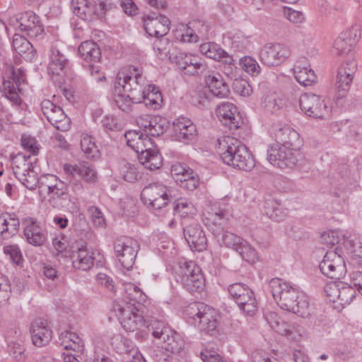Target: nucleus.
<instances>
[{
  "mask_svg": "<svg viewBox=\"0 0 362 362\" xmlns=\"http://www.w3.org/2000/svg\"><path fill=\"white\" fill-rule=\"evenodd\" d=\"M274 136L278 148L273 147V167L292 168L297 163L296 154L302 145L299 134L287 124H278Z\"/></svg>",
  "mask_w": 362,
  "mask_h": 362,
  "instance_id": "f257e3e1",
  "label": "nucleus"
},
{
  "mask_svg": "<svg viewBox=\"0 0 362 362\" xmlns=\"http://www.w3.org/2000/svg\"><path fill=\"white\" fill-rule=\"evenodd\" d=\"M273 299L283 310L301 317L309 315L308 297L280 279H273Z\"/></svg>",
  "mask_w": 362,
  "mask_h": 362,
  "instance_id": "f03ea898",
  "label": "nucleus"
},
{
  "mask_svg": "<svg viewBox=\"0 0 362 362\" xmlns=\"http://www.w3.org/2000/svg\"><path fill=\"white\" fill-rule=\"evenodd\" d=\"M218 151L222 161L242 170L250 171L255 165L247 148L235 137L227 136L218 140Z\"/></svg>",
  "mask_w": 362,
  "mask_h": 362,
  "instance_id": "7ed1b4c3",
  "label": "nucleus"
},
{
  "mask_svg": "<svg viewBox=\"0 0 362 362\" xmlns=\"http://www.w3.org/2000/svg\"><path fill=\"white\" fill-rule=\"evenodd\" d=\"M188 322L202 331H214L217 327L216 312L203 303H190L185 310Z\"/></svg>",
  "mask_w": 362,
  "mask_h": 362,
  "instance_id": "20e7f679",
  "label": "nucleus"
},
{
  "mask_svg": "<svg viewBox=\"0 0 362 362\" xmlns=\"http://www.w3.org/2000/svg\"><path fill=\"white\" fill-rule=\"evenodd\" d=\"M8 24L15 30L23 33L30 38L41 37L44 32L40 17L31 11L14 14L10 17Z\"/></svg>",
  "mask_w": 362,
  "mask_h": 362,
  "instance_id": "39448f33",
  "label": "nucleus"
},
{
  "mask_svg": "<svg viewBox=\"0 0 362 362\" xmlns=\"http://www.w3.org/2000/svg\"><path fill=\"white\" fill-rule=\"evenodd\" d=\"M176 279L190 293H200L205 287L201 269L193 262H185L175 269Z\"/></svg>",
  "mask_w": 362,
  "mask_h": 362,
  "instance_id": "423d86ee",
  "label": "nucleus"
},
{
  "mask_svg": "<svg viewBox=\"0 0 362 362\" xmlns=\"http://www.w3.org/2000/svg\"><path fill=\"white\" fill-rule=\"evenodd\" d=\"M122 306L113 304V311L120 321V324L127 332H134L142 329L146 327V320L144 318L141 308H136L134 305Z\"/></svg>",
  "mask_w": 362,
  "mask_h": 362,
  "instance_id": "0eeeda50",
  "label": "nucleus"
},
{
  "mask_svg": "<svg viewBox=\"0 0 362 362\" xmlns=\"http://www.w3.org/2000/svg\"><path fill=\"white\" fill-rule=\"evenodd\" d=\"M147 81L141 74L134 76L125 75L117 76L114 84L115 92L123 91L131 96L135 101L142 102Z\"/></svg>",
  "mask_w": 362,
  "mask_h": 362,
  "instance_id": "6e6552de",
  "label": "nucleus"
},
{
  "mask_svg": "<svg viewBox=\"0 0 362 362\" xmlns=\"http://www.w3.org/2000/svg\"><path fill=\"white\" fill-rule=\"evenodd\" d=\"M141 199L153 209H160L171 199L170 189L160 182L151 183L141 191Z\"/></svg>",
  "mask_w": 362,
  "mask_h": 362,
  "instance_id": "1a4fd4ad",
  "label": "nucleus"
},
{
  "mask_svg": "<svg viewBox=\"0 0 362 362\" xmlns=\"http://www.w3.org/2000/svg\"><path fill=\"white\" fill-rule=\"evenodd\" d=\"M5 75L8 78L3 81L2 96L8 100L13 105H20L22 100L19 95L21 90L19 86L25 79V73L21 69H16L11 66L7 67Z\"/></svg>",
  "mask_w": 362,
  "mask_h": 362,
  "instance_id": "9d476101",
  "label": "nucleus"
},
{
  "mask_svg": "<svg viewBox=\"0 0 362 362\" xmlns=\"http://www.w3.org/2000/svg\"><path fill=\"white\" fill-rule=\"evenodd\" d=\"M301 110L308 117L316 119H326L329 117L330 109L327 103L320 96L313 93H305L299 98Z\"/></svg>",
  "mask_w": 362,
  "mask_h": 362,
  "instance_id": "9b49d317",
  "label": "nucleus"
},
{
  "mask_svg": "<svg viewBox=\"0 0 362 362\" xmlns=\"http://www.w3.org/2000/svg\"><path fill=\"white\" fill-rule=\"evenodd\" d=\"M114 250L122 267L127 270L132 269L139 250L137 241L130 238L117 239L114 243Z\"/></svg>",
  "mask_w": 362,
  "mask_h": 362,
  "instance_id": "f8f14e48",
  "label": "nucleus"
},
{
  "mask_svg": "<svg viewBox=\"0 0 362 362\" xmlns=\"http://www.w3.org/2000/svg\"><path fill=\"white\" fill-rule=\"evenodd\" d=\"M319 267L322 273L330 279H339L346 272L344 259L335 250H329L326 252Z\"/></svg>",
  "mask_w": 362,
  "mask_h": 362,
  "instance_id": "ddd939ff",
  "label": "nucleus"
},
{
  "mask_svg": "<svg viewBox=\"0 0 362 362\" xmlns=\"http://www.w3.org/2000/svg\"><path fill=\"white\" fill-rule=\"evenodd\" d=\"M74 13L84 21H93L104 16L106 5L102 1L74 0Z\"/></svg>",
  "mask_w": 362,
  "mask_h": 362,
  "instance_id": "4468645a",
  "label": "nucleus"
},
{
  "mask_svg": "<svg viewBox=\"0 0 362 362\" xmlns=\"http://www.w3.org/2000/svg\"><path fill=\"white\" fill-rule=\"evenodd\" d=\"M41 110L47 119L57 129L62 132L69 130L71 121L61 107L49 100H44L41 103Z\"/></svg>",
  "mask_w": 362,
  "mask_h": 362,
  "instance_id": "2eb2a0df",
  "label": "nucleus"
},
{
  "mask_svg": "<svg viewBox=\"0 0 362 362\" xmlns=\"http://www.w3.org/2000/svg\"><path fill=\"white\" fill-rule=\"evenodd\" d=\"M356 70L357 63L354 60L341 64L338 68L334 86L339 98L344 97L349 90Z\"/></svg>",
  "mask_w": 362,
  "mask_h": 362,
  "instance_id": "dca6fc26",
  "label": "nucleus"
},
{
  "mask_svg": "<svg viewBox=\"0 0 362 362\" xmlns=\"http://www.w3.org/2000/svg\"><path fill=\"white\" fill-rule=\"evenodd\" d=\"M361 26L353 25L349 28L341 32L334 40V48L337 54L346 55L353 50L361 38Z\"/></svg>",
  "mask_w": 362,
  "mask_h": 362,
  "instance_id": "f3484780",
  "label": "nucleus"
},
{
  "mask_svg": "<svg viewBox=\"0 0 362 362\" xmlns=\"http://www.w3.org/2000/svg\"><path fill=\"white\" fill-rule=\"evenodd\" d=\"M220 121L230 129H237L243 124V119L237 107L231 103H222L216 110Z\"/></svg>",
  "mask_w": 362,
  "mask_h": 362,
  "instance_id": "a211bd4d",
  "label": "nucleus"
},
{
  "mask_svg": "<svg viewBox=\"0 0 362 362\" xmlns=\"http://www.w3.org/2000/svg\"><path fill=\"white\" fill-rule=\"evenodd\" d=\"M184 236L193 250L202 251L206 246V238L201 226L197 223H192L183 229Z\"/></svg>",
  "mask_w": 362,
  "mask_h": 362,
  "instance_id": "6ab92c4d",
  "label": "nucleus"
},
{
  "mask_svg": "<svg viewBox=\"0 0 362 362\" xmlns=\"http://www.w3.org/2000/svg\"><path fill=\"white\" fill-rule=\"evenodd\" d=\"M30 333L33 344L36 346L42 347L49 343L52 332L48 327L47 320L37 318L31 324Z\"/></svg>",
  "mask_w": 362,
  "mask_h": 362,
  "instance_id": "aec40b11",
  "label": "nucleus"
},
{
  "mask_svg": "<svg viewBox=\"0 0 362 362\" xmlns=\"http://www.w3.org/2000/svg\"><path fill=\"white\" fill-rule=\"evenodd\" d=\"M209 91L218 98H227L230 94L229 87L218 72L209 70L204 75Z\"/></svg>",
  "mask_w": 362,
  "mask_h": 362,
  "instance_id": "412c9836",
  "label": "nucleus"
},
{
  "mask_svg": "<svg viewBox=\"0 0 362 362\" xmlns=\"http://www.w3.org/2000/svg\"><path fill=\"white\" fill-rule=\"evenodd\" d=\"M173 129L176 139L185 144L194 140L197 136L196 126L187 118L177 119L173 123Z\"/></svg>",
  "mask_w": 362,
  "mask_h": 362,
  "instance_id": "4be33fe9",
  "label": "nucleus"
},
{
  "mask_svg": "<svg viewBox=\"0 0 362 362\" xmlns=\"http://www.w3.org/2000/svg\"><path fill=\"white\" fill-rule=\"evenodd\" d=\"M25 223L23 232L28 243L34 246L42 245L47 240L45 230L32 218L26 219Z\"/></svg>",
  "mask_w": 362,
  "mask_h": 362,
  "instance_id": "5701e85b",
  "label": "nucleus"
},
{
  "mask_svg": "<svg viewBox=\"0 0 362 362\" xmlns=\"http://www.w3.org/2000/svg\"><path fill=\"white\" fill-rule=\"evenodd\" d=\"M306 58L298 60L293 68V74L296 81L304 86H312L317 81V76L315 71L306 65Z\"/></svg>",
  "mask_w": 362,
  "mask_h": 362,
  "instance_id": "b1692460",
  "label": "nucleus"
},
{
  "mask_svg": "<svg viewBox=\"0 0 362 362\" xmlns=\"http://www.w3.org/2000/svg\"><path fill=\"white\" fill-rule=\"evenodd\" d=\"M72 264L75 269L87 271L93 266V253L88 250L86 245H81L72 251Z\"/></svg>",
  "mask_w": 362,
  "mask_h": 362,
  "instance_id": "393cba45",
  "label": "nucleus"
},
{
  "mask_svg": "<svg viewBox=\"0 0 362 362\" xmlns=\"http://www.w3.org/2000/svg\"><path fill=\"white\" fill-rule=\"evenodd\" d=\"M273 330L280 335L285 336L288 339L298 341L303 334L304 329L298 325H290L280 317H276L273 324Z\"/></svg>",
  "mask_w": 362,
  "mask_h": 362,
  "instance_id": "a878e982",
  "label": "nucleus"
},
{
  "mask_svg": "<svg viewBox=\"0 0 362 362\" xmlns=\"http://www.w3.org/2000/svg\"><path fill=\"white\" fill-rule=\"evenodd\" d=\"M64 170L66 175L71 178L78 175L87 182H95L97 180V173L95 170L86 164L71 165L64 164Z\"/></svg>",
  "mask_w": 362,
  "mask_h": 362,
  "instance_id": "bb28decb",
  "label": "nucleus"
},
{
  "mask_svg": "<svg viewBox=\"0 0 362 362\" xmlns=\"http://www.w3.org/2000/svg\"><path fill=\"white\" fill-rule=\"evenodd\" d=\"M145 298L142 291L132 283L125 284L124 297L120 300H117L114 304H119L122 306L125 303L127 305H134L136 308H143L141 301Z\"/></svg>",
  "mask_w": 362,
  "mask_h": 362,
  "instance_id": "cd10ccee",
  "label": "nucleus"
},
{
  "mask_svg": "<svg viewBox=\"0 0 362 362\" xmlns=\"http://www.w3.org/2000/svg\"><path fill=\"white\" fill-rule=\"evenodd\" d=\"M16 177L28 189L33 190L38 183L37 177L34 171L30 170L28 163L23 160V166L13 168Z\"/></svg>",
  "mask_w": 362,
  "mask_h": 362,
  "instance_id": "c85d7f7f",
  "label": "nucleus"
},
{
  "mask_svg": "<svg viewBox=\"0 0 362 362\" xmlns=\"http://www.w3.org/2000/svg\"><path fill=\"white\" fill-rule=\"evenodd\" d=\"M327 288L331 290L328 295L333 298L337 297L342 305L349 304L356 296L355 288L346 284L340 283L337 286H329Z\"/></svg>",
  "mask_w": 362,
  "mask_h": 362,
  "instance_id": "c756f323",
  "label": "nucleus"
},
{
  "mask_svg": "<svg viewBox=\"0 0 362 362\" xmlns=\"http://www.w3.org/2000/svg\"><path fill=\"white\" fill-rule=\"evenodd\" d=\"M80 57L87 63H99L101 52L98 45L93 41L83 42L78 49Z\"/></svg>",
  "mask_w": 362,
  "mask_h": 362,
  "instance_id": "7c9ffc66",
  "label": "nucleus"
},
{
  "mask_svg": "<svg viewBox=\"0 0 362 362\" xmlns=\"http://www.w3.org/2000/svg\"><path fill=\"white\" fill-rule=\"evenodd\" d=\"M67 66L68 60L65 56L59 49L52 47L48 66L49 74L53 76H61L65 73Z\"/></svg>",
  "mask_w": 362,
  "mask_h": 362,
  "instance_id": "2f4dec72",
  "label": "nucleus"
},
{
  "mask_svg": "<svg viewBox=\"0 0 362 362\" xmlns=\"http://www.w3.org/2000/svg\"><path fill=\"white\" fill-rule=\"evenodd\" d=\"M20 222L13 214L0 216V234L4 239L15 235L19 229Z\"/></svg>",
  "mask_w": 362,
  "mask_h": 362,
  "instance_id": "473e14b6",
  "label": "nucleus"
},
{
  "mask_svg": "<svg viewBox=\"0 0 362 362\" xmlns=\"http://www.w3.org/2000/svg\"><path fill=\"white\" fill-rule=\"evenodd\" d=\"M144 97L142 100L146 106L153 110L158 109L163 101L161 93L155 85L148 84L144 90Z\"/></svg>",
  "mask_w": 362,
  "mask_h": 362,
  "instance_id": "72a5a7b5",
  "label": "nucleus"
},
{
  "mask_svg": "<svg viewBox=\"0 0 362 362\" xmlns=\"http://www.w3.org/2000/svg\"><path fill=\"white\" fill-rule=\"evenodd\" d=\"M164 342V347L170 354L180 353L185 346V341L180 334L172 329V333L165 335L161 340Z\"/></svg>",
  "mask_w": 362,
  "mask_h": 362,
  "instance_id": "f704fd0d",
  "label": "nucleus"
},
{
  "mask_svg": "<svg viewBox=\"0 0 362 362\" xmlns=\"http://www.w3.org/2000/svg\"><path fill=\"white\" fill-rule=\"evenodd\" d=\"M138 158L142 165L151 170L160 168L163 163L162 157L158 151H153L152 153H146L145 154H139Z\"/></svg>",
  "mask_w": 362,
  "mask_h": 362,
  "instance_id": "c9c22d12",
  "label": "nucleus"
},
{
  "mask_svg": "<svg viewBox=\"0 0 362 362\" xmlns=\"http://www.w3.org/2000/svg\"><path fill=\"white\" fill-rule=\"evenodd\" d=\"M124 136L127 146L137 153L139 156L140 151H142L143 146H144V138L147 136V134L138 131L131 130L127 132Z\"/></svg>",
  "mask_w": 362,
  "mask_h": 362,
  "instance_id": "e433bc0d",
  "label": "nucleus"
},
{
  "mask_svg": "<svg viewBox=\"0 0 362 362\" xmlns=\"http://www.w3.org/2000/svg\"><path fill=\"white\" fill-rule=\"evenodd\" d=\"M146 322L145 327L158 339L162 340L165 335L172 333V329L160 320L151 319Z\"/></svg>",
  "mask_w": 362,
  "mask_h": 362,
  "instance_id": "4c0bfd02",
  "label": "nucleus"
},
{
  "mask_svg": "<svg viewBox=\"0 0 362 362\" xmlns=\"http://www.w3.org/2000/svg\"><path fill=\"white\" fill-rule=\"evenodd\" d=\"M236 303L240 309L248 315H255L257 310V302L252 290L237 300Z\"/></svg>",
  "mask_w": 362,
  "mask_h": 362,
  "instance_id": "58836bf2",
  "label": "nucleus"
},
{
  "mask_svg": "<svg viewBox=\"0 0 362 362\" xmlns=\"http://www.w3.org/2000/svg\"><path fill=\"white\" fill-rule=\"evenodd\" d=\"M115 103L122 111L129 113L132 111L134 104L140 103V101H135L132 96L124 93L123 91L115 92Z\"/></svg>",
  "mask_w": 362,
  "mask_h": 362,
  "instance_id": "ea45409f",
  "label": "nucleus"
},
{
  "mask_svg": "<svg viewBox=\"0 0 362 362\" xmlns=\"http://www.w3.org/2000/svg\"><path fill=\"white\" fill-rule=\"evenodd\" d=\"M201 53L209 59L216 61L221 59L226 52L221 49L216 44L213 42L203 43L200 45Z\"/></svg>",
  "mask_w": 362,
  "mask_h": 362,
  "instance_id": "a19ab883",
  "label": "nucleus"
},
{
  "mask_svg": "<svg viewBox=\"0 0 362 362\" xmlns=\"http://www.w3.org/2000/svg\"><path fill=\"white\" fill-rule=\"evenodd\" d=\"M81 148L88 158H96L100 156V151L93 138L88 135H82Z\"/></svg>",
  "mask_w": 362,
  "mask_h": 362,
  "instance_id": "79ce46f5",
  "label": "nucleus"
},
{
  "mask_svg": "<svg viewBox=\"0 0 362 362\" xmlns=\"http://www.w3.org/2000/svg\"><path fill=\"white\" fill-rule=\"evenodd\" d=\"M12 47L20 55L33 51V45L23 35L16 33L13 37Z\"/></svg>",
  "mask_w": 362,
  "mask_h": 362,
  "instance_id": "37998d69",
  "label": "nucleus"
},
{
  "mask_svg": "<svg viewBox=\"0 0 362 362\" xmlns=\"http://www.w3.org/2000/svg\"><path fill=\"white\" fill-rule=\"evenodd\" d=\"M55 180L54 185L48 186L47 193L52 194V197L66 199L68 198V187L65 182L58 179L57 177H51Z\"/></svg>",
  "mask_w": 362,
  "mask_h": 362,
  "instance_id": "c03bdc74",
  "label": "nucleus"
},
{
  "mask_svg": "<svg viewBox=\"0 0 362 362\" xmlns=\"http://www.w3.org/2000/svg\"><path fill=\"white\" fill-rule=\"evenodd\" d=\"M173 210L181 217H187L189 215H194L196 209L194 205L186 199H179L173 204Z\"/></svg>",
  "mask_w": 362,
  "mask_h": 362,
  "instance_id": "a18cd8bd",
  "label": "nucleus"
},
{
  "mask_svg": "<svg viewBox=\"0 0 362 362\" xmlns=\"http://www.w3.org/2000/svg\"><path fill=\"white\" fill-rule=\"evenodd\" d=\"M245 261L253 264L257 259V255L255 250L245 240L235 250Z\"/></svg>",
  "mask_w": 362,
  "mask_h": 362,
  "instance_id": "49530a36",
  "label": "nucleus"
},
{
  "mask_svg": "<svg viewBox=\"0 0 362 362\" xmlns=\"http://www.w3.org/2000/svg\"><path fill=\"white\" fill-rule=\"evenodd\" d=\"M290 55L288 47L284 43L273 44V66L284 62Z\"/></svg>",
  "mask_w": 362,
  "mask_h": 362,
  "instance_id": "de8ad7c7",
  "label": "nucleus"
},
{
  "mask_svg": "<svg viewBox=\"0 0 362 362\" xmlns=\"http://www.w3.org/2000/svg\"><path fill=\"white\" fill-rule=\"evenodd\" d=\"M169 47V40L163 37H156L153 42V49L157 53V56L162 60L168 57L170 51Z\"/></svg>",
  "mask_w": 362,
  "mask_h": 362,
  "instance_id": "09e8293b",
  "label": "nucleus"
},
{
  "mask_svg": "<svg viewBox=\"0 0 362 362\" xmlns=\"http://www.w3.org/2000/svg\"><path fill=\"white\" fill-rule=\"evenodd\" d=\"M251 290L249 286L241 283L230 284L228 288L230 296L235 303L245 294L249 293Z\"/></svg>",
  "mask_w": 362,
  "mask_h": 362,
  "instance_id": "8fccbe9b",
  "label": "nucleus"
},
{
  "mask_svg": "<svg viewBox=\"0 0 362 362\" xmlns=\"http://www.w3.org/2000/svg\"><path fill=\"white\" fill-rule=\"evenodd\" d=\"M284 16L291 23L302 24L305 21V14L290 7H283Z\"/></svg>",
  "mask_w": 362,
  "mask_h": 362,
  "instance_id": "3c124183",
  "label": "nucleus"
},
{
  "mask_svg": "<svg viewBox=\"0 0 362 362\" xmlns=\"http://www.w3.org/2000/svg\"><path fill=\"white\" fill-rule=\"evenodd\" d=\"M243 240V239L241 237L228 231L223 232L221 237V241L224 246L235 251Z\"/></svg>",
  "mask_w": 362,
  "mask_h": 362,
  "instance_id": "603ef678",
  "label": "nucleus"
},
{
  "mask_svg": "<svg viewBox=\"0 0 362 362\" xmlns=\"http://www.w3.org/2000/svg\"><path fill=\"white\" fill-rule=\"evenodd\" d=\"M177 38L185 42H196L199 40L197 33L190 23L183 30L177 31Z\"/></svg>",
  "mask_w": 362,
  "mask_h": 362,
  "instance_id": "864d4df0",
  "label": "nucleus"
},
{
  "mask_svg": "<svg viewBox=\"0 0 362 362\" xmlns=\"http://www.w3.org/2000/svg\"><path fill=\"white\" fill-rule=\"evenodd\" d=\"M160 28V24L157 19L148 16V21H145L144 23V28L150 36H154L155 37H164L163 33H160L161 28Z\"/></svg>",
  "mask_w": 362,
  "mask_h": 362,
  "instance_id": "5fc2aeb1",
  "label": "nucleus"
},
{
  "mask_svg": "<svg viewBox=\"0 0 362 362\" xmlns=\"http://www.w3.org/2000/svg\"><path fill=\"white\" fill-rule=\"evenodd\" d=\"M235 93L241 96H249L252 93V88L249 83L243 78H235L233 83Z\"/></svg>",
  "mask_w": 362,
  "mask_h": 362,
  "instance_id": "6e6d98bb",
  "label": "nucleus"
},
{
  "mask_svg": "<svg viewBox=\"0 0 362 362\" xmlns=\"http://www.w3.org/2000/svg\"><path fill=\"white\" fill-rule=\"evenodd\" d=\"M320 243L326 247H332L339 244V238L338 233L334 230L324 232L320 236Z\"/></svg>",
  "mask_w": 362,
  "mask_h": 362,
  "instance_id": "4d7b16f0",
  "label": "nucleus"
},
{
  "mask_svg": "<svg viewBox=\"0 0 362 362\" xmlns=\"http://www.w3.org/2000/svg\"><path fill=\"white\" fill-rule=\"evenodd\" d=\"M139 173L135 165L126 163L123 168V178L129 182H134L138 180Z\"/></svg>",
  "mask_w": 362,
  "mask_h": 362,
  "instance_id": "13d9d810",
  "label": "nucleus"
},
{
  "mask_svg": "<svg viewBox=\"0 0 362 362\" xmlns=\"http://www.w3.org/2000/svg\"><path fill=\"white\" fill-rule=\"evenodd\" d=\"M240 65L247 73L254 75L259 71L257 69L259 65L257 62L251 57H244L240 59Z\"/></svg>",
  "mask_w": 362,
  "mask_h": 362,
  "instance_id": "bf43d9fd",
  "label": "nucleus"
},
{
  "mask_svg": "<svg viewBox=\"0 0 362 362\" xmlns=\"http://www.w3.org/2000/svg\"><path fill=\"white\" fill-rule=\"evenodd\" d=\"M208 71L206 64L204 63L203 60L199 58L196 60V64L189 65V66L187 67L183 71L187 75H198L200 74L204 76Z\"/></svg>",
  "mask_w": 362,
  "mask_h": 362,
  "instance_id": "052dcab7",
  "label": "nucleus"
},
{
  "mask_svg": "<svg viewBox=\"0 0 362 362\" xmlns=\"http://www.w3.org/2000/svg\"><path fill=\"white\" fill-rule=\"evenodd\" d=\"M9 354L16 361H21L25 358V348L18 342L11 341L8 344Z\"/></svg>",
  "mask_w": 362,
  "mask_h": 362,
  "instance_id": "680f3d73",
  "label": "nucleus"
},
{
  "mask_svg": "<svg viewBox=\"0 0 362 362\" xmlns=\"http://www.w3.org/2000/svg\"><path fill=\"white\" fill-rule=\"evenodd\" d=\"M152 358L155 362H171L173 355L165 349L164 346L157 347L153 350Z\"/></svg>",
  "mask_w": 362,
  "mask_h": 362,
  "instance_id": "e2e57ef3",
  "label": "nucleus"
},
{
  "mask_svg": "<svg viewBox=\"0 0 362 362\" xmlns=\"http://www.w3.org/2000/svg\"><path fill=\"white\" fill-rule=\"evenodd\" d=\"M152 125L148 130H147V135L149 134L152 136H158L163 134L165 132V127L163 119L160 117L151 118Z\"/></svg>",
  "mask_w": 362,
  "mask_h": 362,
  "instance_id": "0e129e2a",
  "label": "nucleus"
},
{
  "mask_svg": "<svg viewBox=\"0 0 362 362\" xmlns=\"http://www.w3.org/2000/svg\"><path fill=\"white\" fill-rule=\"evenodd\" d=\"M66 338L71 340V344L66 346V349H71L76 351H81L83 349V344L82 339L74 332L66 331Z\"/></svg>",
  "mask_w": 362,
  "mask_h": 362,
  "instance_id": "69168bd1",
  "label": "nucleus"
},
{
  "mask_svg": "<svg viewBox=\"0 0 362 362\" xmlns=\"http://www.w3.org/2000/svg\"><path fill=\"white\" fill-rule=\"evenodd\" d=\"M190 25H192L193 28L195 30L199 39H204L207 37L209 30V27L208 25H206L202 21H194L190 22Z\"/></svg>",
  "mask_w": 362,
  "mask_h": 362,
  "instance_id": "338daca9",
  "label": "nucleus"
},
{
  "mask_svg": "<svg viewBox=\"0 0 362 362\" xmlns=\"http://www.w3.org/2000/svg\"><path fill=\"white\" fill-rule=\"evenodd\" d=\"M199 59L198 57L192 54H181L178 61H177V64L178 67L184 71L189 67V65L196 64V60Z\"/></svg>",
  "mask_w": 362,
  "mask_h": 362,
  "instance_id": "774afa93",
  "label": "nucleus"
}]
</instances>
